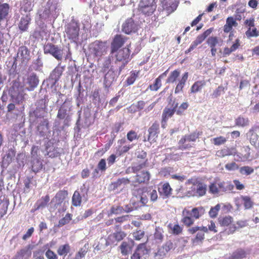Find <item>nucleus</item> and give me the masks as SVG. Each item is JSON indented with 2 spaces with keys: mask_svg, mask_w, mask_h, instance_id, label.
<instances>
[{
  "mask_svg": "<svg viewBox=\"0 0 259 259\" xmlns=\"http://www.w3.org/2000/svg\"><path fill=\"white\" fill-rule=\"evenodd\" d=\"M205 213V210L202 206L194 207L191 210L185 208L181 222L184 226L189 227L193 225L195 220L202 217Z\"/></svg>",
  "mask_w": 259,
  "mask_h": 259,
  "instance_id": "nucleus-1",
  "label": "nucleus"
},
{
  "mask_svg": "<svg viewBox=\"0 0 259 259\" xmlns=\"http://www.w3.org/2000/svg\"><path fill=\"white\" fill-rule=\"evenodd\" d=\"M130 47L131 43L127 45L126 47L119 49L115 52V62H120L122 63L121 66L119 68V72L121 71V70L124 68L125 65L131 60V58L130 57Z\"/></svg>",
  "mask_w": 259,
  "mask_h": 259,
  "instance_id": "nucleus-2",
  "label": "nucleus"
},
{
  "mask_svg": "<svg viewBox=\"0 0 259 259\" xmlns=\"http://www.w3.org/2000/svg\"><path fill=\"white\" fill-rule=\"evenodd\" d=\"M79 30V24L74 20H72L65 26V32L67 38L73 41L78 39Z\"/></svg>",
  "mask_w": 259,
  "mask_h": 259,
  "instance_id": "nucleus-3",
  "label": "nucleus"
},
{
  "mask_svg": "<svg viewBox=\"0 0 259 259\" xmlns=\"http://www.w3.org/2000/svg\"><path fill=\"white\" fill-rule=\"evenodd\" d=\"M201 134L202 132H194L183 136L178 142V149L184 150L192 147V146L190 144H186V142H195Z\"/></svg>",
  "mask_w": 259,
  "mask_h": 259,
  "instance_id": "nucleus-4",
  "label": "nucleus"
},
{
  "mask_svg": "<svg viewBox=\"0 0 259 259\" xmlns=\"http://www.w3.org/2000/svg\"><path fill=\"white\" fill-rule=\"evenodd\" d=\"M156 8L155 0H141L138 10L145 15H151Z\"/></svg>",
  "mask_w": 259,
  "mask_h": 259,
  "instance_id": "nucleus-5",
  "label": "nucleus"
},
{
  "mask_svg": "<svg viewBox=\"0 0 259 259\" xmlns=\"http://www.w3.org/2000/svg\"><path fill=\"white\" fill-rule=\"evenodd\" d=\"M89 51L94 57L100 58L106 53L107 47L105 42L96 40L90 45Z\"/></svg>",
  "mask_w": 259,
  "mask_h": 259,
  "instance_id": "nucleus-6",
  "label": "nucleus"
},
{
  "mask_svg": "<svg viewBox=\"0 0 259 259\" xmlns=\"http://www.w3.org/2000/svg\"><path fill=\"white\" fill-rule=\"evenodd\" d=\"M148 165V159L147 158V153L142 150L138 152L137 156L136 162L134 166L132 167V171L134 173H137L143 168L146 167Z\"/></svg>",
  "mask_w": 259,
  "mask_h": 259,
  "instance_id": "nucleus-7",
  "label": "nucleus"
},
{
  "mask_svg": "<svg viewBox=\"0 0 259 259\" xmlns=\"http://www.w3.org/2000/svg\"><path fill=\"white\" fill-rule=\"evenodd\" d=\"M148 187H142L134 189L132 194L137 198V201L140 202L143 205H145L148 201L147 195L148 194Z\"/></svg>",
  "mask_w": 259,
  "mask_h": 259,
  "instance_id": "nucleus-8",
  "label": "nucleus"
},
{
  "mask_svg": "<svg viewBox=\"0 0 259 259\" xmlns=\"http://www.w3.org/2000/svg\"><path fill=\"white\" fill-rule=\"evenodd\" d=\"M8 94L11 96L12 101L17 104H20L24 100V97L20 92L19 87L16 82L13 83L10 88Z\"/></svg>",
  "mask_w": 259,
  "mask_h": 259,
  "instance_id": "nucleus-9",
  "label": "nucleus"
},
{
  "mask_svg": "<svg viewBox=\"0 0 259 259\" xmlns=\"http://www.w3.org/2000/svg\"><path fill=\"white\" fill-rule=\"evenodd\" d=\"M44 52L45 54L49 53L59 61L62 59V50L57 46L52 43H48L44 46Z\"/></svg>",
  "mask_w": 259,
  "mask_h": 259,
  "instance_id": "nucleus-10",
  "label": "nucleus"
},
{
  "mask_svg": "<svg viewBox=\"0 0 259 259\" xmlns=\"http://www.w3.org/2000/svg\"><path fill=\"white\" fill-rule=\"evenodd\" d=\"M127 38L121 35H116L111 44V54L117 51L126 42Z\"/></svg>",
  "mask_w": 259,
  "mask_h": 259,
  "instance_id": "nucleus-11",
  "label": "nucleus"
},
{
  "mask_svg": "<svg viewBox=\"0 0 259 259\" xmlns=\"http://www.w3.org/2000/svg\"><path fill=\"white\" fill-rule=\"evenodd\" d=\"M172 108L165 107L163 110L162 114V119L161 122L162 124L166 123L168 120V119L171 117L175 112H176V109L178 106V103H174L172 104Z\"/></svg>",
  "mask_w": 259,
  "mask_h": 259,
  "instance_id": "nucleus-12",
  "label": "nucleus"
},
{
  "mask_svg": "<svg viewBox=\"0 0 259 259\" xmlns=\"http://www.w3.org/2000/svg\"><path fill=\"white\" fill-rule=\"evenodd\" d=\"M137 29V25L132 18L127 19L122 26V31L127 34L136 32Z\"/></svg>",
  "mask_w": 259,
  "mask_h": 259,
  "instance_id": "nucleus-13",
  "label": "nucleus"
},
{
  "mask_svg": "<svg viewBox=\"0 0 259 259\" xmlns=\"http://www.w3.org/2000/svg\"><path fill=\"white\" fill-rule=\"evenodd\" d=\"M174 248L173 243L171 240L167 241L160 248H159L156 253V256H158L159 259H162L166 254Z\"/></svg>",
  "mask_w": 259,
  "mask_h": 259,
  "instance_id": "nucleus-14",
  "label": "nucleus"
},
{
  "mask_svg": "<svg viewBox=\"0 0 259 259\" xmlns=\"http://www.w3.org/2000/svg\"><path fill=\"white\" fill-rule=\"evenodd\" d=\"M148 141H153L158 137L159 133V124L158 121H155L148 128Z\"/></svg>",
  "mask_w": 259,
  "mask_h": 259,
  "instance_id": "nucleus-15",
  "label": "nucleus"
},
{
  "mask_svg": "<svg viewBox=\"0 0 259 259\" xmlns=\"http://www.w3.org/2000/svg\"><path fill=\"white\" fill-rule=\"evenodd\" d=\"M236 153L237 149L235 147H226L217 151L215 155L223 158L227 156L235 155Z\"/></svg>",
  "mask_w": 259,
  "mask_h": 259,
  "instance_id": "nucleus-16",
  "label": "nucleus"
},
{
  "mask_svg": "<svg viewBox=\"0 0 259 259\" xmlns=\"http://www.w3.org/2000/svg\"><path fill=\"white\" fill-rule=\"evenodd\" d=\"M135 182L139 184L148 183L150 180V174L147 170H139L137 173Z\"/></svg>",
  "mask_w": 259,
  "mask_h": 259,
  "instance_id": "nucleus-17",
  "label": "nucleus"
},
{
  "mask_svg": "<svg viewBox=\"0 0 259 259\" xmlns=\"http://www.w3.org/2000/svg\"><path fill=\"white\" fill-rule=\"evenodd\" d=\"M188 72H186L183 74L181 79L179 80L175 90V93L176 94H178L183 92V89L188 80Z\"/></svg>",
  "mask_w": 259,
  "mask_h": 259,
  "instance_id": "nucleus-18",
  "label": "nucleus"
},
{
  "mask_svg": "<svg viewBox=\"0 0 259 259\" xmlns=\"http://www.w3.org/2000/svg\"><path fill=\"white\" fill-rule=\"evenodd\" d=\"M206 42L210 48L211 56L214 57L217 52L216 46L219 43V39L217 36H210L207 39Z\"/></svg>",
  "mask_w": 259,
  "mask_h": 259,
  "instance_id": "nucleus-19",
  "label": "nucleus"
},
{
  "mask_svg": "<svg viewBox=\"0 0 259 259\" xmlns=\"http://www.w3.org/2000/svg\"><path fill=\"white\" fill-rule=\"evenodd\" d=\"M130 180L127 178H122L121 179H118L116 182L111 183L110 185V188L111 190H115L121 187L122 186L130 184Z\"/></svg>",
  "mask_w": 259,
  "mask_h": 259,
  "instance_id": "nucleus-20",
  "label": "nucleus"
},
{
  "mask_svg": "<svg viewBox=\"0 0 259 259\" xmlns=\"http://www.w3.org/2000/svg\"><path fill=\"white\" fill-rule=\"evenodd\" d=\"M247 252L244 249L239 248L233 251L228 259H243L246 257Z\"/></svg>",
  "mask_w": 259,
  "mask_h": 259,
  "instance_id": "nucleus-21",
  "label": "nucleus"
},
{
  "mask_svg": "<svg viewBox=\"0 0 259 259\" xmlns=\"http://www.w3.org/2000/svg\"><path fill=\"white\" fill-rule=\"evenodd\" d=\"M206 84L205 80H197L195 81L191 86L190 91L191 93H196L200 92Z\"/></svg>",
  "mask_w": 259,
  "mask_h": 259,
  "instance_id": "nucleus-22",
  "label": "nucleus"
},
{
  "mask_svg": "<svg viewBox=\"0 0 259 259\" xmlns=\"http://www.w3.org/2000/svg\"><path fill=\"white\" fill-rule=\"evenodd\" d=\"M31 248L30 246H28L26 248L21 249L19 252H17L16 255V259L27 258L31 256Z\"/></svg>",
  "mask_w": 259,
  "mask_h": 259,
  "instance_id": "nucleus-23",
  "label": "nucleus"
},
{
  "mask_svg": "<svg viewBox=\"0 0 259 259\" xmlns=\"http://www.w3.org/2000/svg\"><path fill=\"white\" fill-rule=\"evenodd\" d=\"M68 194L67 190H60L56 193L53 200H55L58 205L61 204L65 200Z\"/></svg>",
  "mask_w": 259,
  "mask_h": 259,
  "instance_id": "nucleus-24",
  "label": "nucleus"
},
{
  "mask_svg": "<svg viewBox=\"0 0 259 259\" xmlns=\"http://www.w3.org/2000/svg\"><path fill=\"white\" fill-rule=\"evenodd\" d=\"M219 192H226L233 190L234 186L230 182H221L218 183Z\"/></svg>",
  "mask_w": 259,
  "mask_h": 259,
  "instance_id": "nucleus-25",
  "label": "nucleus"
},
{
  "mask_svg": "<svg viewBox=\"0 0 259 259\" xmlns=\"http://www.w3.org/2000/svg\"><path fill=\"white\" fill-rule=\"evenodd\" d=\"M50 201V196L49 195H46L45 196H42L38 199L35 203L36 209L43 208L45 207Z\"/></svg>",
  "mask_w": 259,
  "mask_h": 259,
  "instance_id": "nucleus-26",
  "label": "nucleus"
},
{
  "mask_svg": "<svg viewBox=\"0 0 259 259\" xmlns=\"http://www.w3.org/2000/svg\"><path fill=\"white\" fill-rule=\"evenodd\" d=\"M72 204L74 206H80L82 202V196L78 190L74 191L72 197Z\"/></svg>",
  "mask_w": 259,
  "mask_h": 259,
  "instance_id": "nucleus-27",
  "label": "nucleus"
},
{
  "mask_svg": "<svg viewBox=\"0 0 259 259\" xmlns=\"http://www.w3.org/2000/svg\"><path fill=\"white\" fill-rule=\"evenodd\" d=\"M194 185L197 186L196 193L199 196H203L205 195L207 190V186L200 181H197Z\"/></svg>",
  "mask_w": 259,
  "mask_h": 259,
  "instance_id": "nucleus-28",
  "label": "nucleus"
},
{
  "mask_svg": "<svg viewBox=\"0 0 259 259\" xmlns=\"http://www.w3.org/2000/svg\"><path fill=\"white\" fill-rule=\"evenodd\" d=\"M233 221V218L230 215H226L225 217H220L218 219V222L222 227H228Z\"/></svg>",
  "mask_w": 259,
  "mask_h": 259,
  "instance_id": "nucleus-29",
  "label": "nucleus"
},
{
  "mask_svg": "<svg viewBox=\"0 0 259 259\" xmlns=\"http://www.w3.org/2000/svg\"><path fill=\"white\" fill-rule=\"evenodd\" d=\"M120 251L123 255H126L132 252V246L127 242L123 241L119 246Z\"/></svg>",
  "mask_w": 259,
  "mask_h": 259,
  "instance_id": "nucleus-30",
  "label": "nucleus"
},
{
  "mask_svg": "<svg viewBox=\"0 0 259 259\" xmlns=\"http://www.w3.org/2000/svg\"><path fill=\"white\" fill-rule=\"evenodd\" d=\"M204 238V233L202 232H198L196 236L191 240L192 245L197 246L202 244Z\"/></svg>",
  "mask_w": 259,
  "mask_h": 259,
  "instance_id": "nucleus-31",
  "label": "nucleus"
},
{
  "mask_svg": "<svg viewBox=\"0 0 259 259\" xmlns=\"http://www.w3.org/2000/svg\"><path fill=\"white\" fill-rule=\"evenodd\" d=\"M172 189L168 183L163 184L161 188H159V192L161 195L168 197L171 194Z\"/></svg>",
  "mask_w": 259,
  "mask_h": 259,
  "instance_id": "nucleus-32",
  "label": "nucleus"
},
{
  "mask_svg": "<svg viewBox=\"0 0 259 259\" xmlns=\"http://www.w3.org/2000/svg\"><path fill=\"white\" fill-rule=\"evenodd\" d=\"M180 71L179 69H176L171 71L166 79V83H173L176 81L180 76Z\"/></svg>",
  "mask_w": 259,
  "mask_h": 259,
  "instance_id": "nucleus-33",
  "label": "nucleus"
},
{
  "mask_svg": "<svg viewBox=\"0 0 259 259\" xmlns=\"http://www.w3.org/2000/svg\"><path fill=\"white\" fill-rule=\"evenodd\" d=\"M70 251V246L68 243L61 245L57 249V253L60 256H66Z\"/></svg>",
  "mask_w": 259,
  "mask_h": 259,
  "instance_id": "nucleus-34",
  "label": "nucleus"
},
{
  "mask_svg": "<svg viewBox=\"0 0 259 259\" xmlns=\"http://www.w3.org/2000/svg\"><path fill=\"white\" fill-rule=\"evenodd\" d=\"M247 38L257 37L259 36V30L255 27L248 28L245 33Z\"/></svg>",
  "mask_w": 259,
  "mask_h": 259,
  "instance_id": "nucleus-35",
  "label": "nucleus"
},
{
  "mask_svg": "<svg viewBox=\"0 0 259 259\" xmlns=\"http://www.w3.org/2000/svg\"><path fill=\"white\" fill-rule=\"evenodd\" d=\"M203 41L204 40L202 38V37L199 35H198L195 40L192 42L189 48L185 51V53L188 54L190 53L194 49L196 48L197 46L201 44Z\"/></svg>",
  "mask_w": 259,
  "mask_h": 259,
  "instance_id": "nucleus-36",
  "label": "nucleus"
},
{
  "mask_svg": "<svg viewBox=\"0 0 259 259\" xmlns=\"http://www.w3.org/2000/svg\"><path fill=\"white\" fill-rule=\"evenodd\" d=\"M67 115V107L65 102L62 104L58 110L57 117L59 119H64Z\"/></svg>",
  "mask_w": 259,
  "mask_h": 259,
  "instance_id": "nucleus-37",
  "label": "nucleus"
},
{
  "mask_svg": "<svg viewBox=\"0 0 259 259\" xmlns=\"http://www.w3.org/2000/svg\"><path fill=\"white\" fill-rule=\"evenodd\" d=\"M241 199L245 209H248L252 207L253 202L249 196H241Z\"/></svg>",
  "mask_w": 259,
  "mask_h": 259,
  "instance_id": "nucleus-38",
  "label": "nucleus"
},
{
  "mask_svg": "<svg viewBox=\"0 0 259 259\" xmlns=\"http://www.w3.org/2000/svg\"><path fill=\"white\" fill-rule=\"evenodd\" d=\"M62 74V70L59 67H56L51 74V77L55 82H57Z\"/></svg>",
  "mask_w": 259,
  "mask_h": 259,
  "instance_id": "nucleus-39",
  "label": "nucleus"
},
{
  "mask_svg": "<svg viewBox=\"0 0 259 259\" xmlns=\"http://www.w3.org/2000/svg\"><path fill=\"white\" fill-rule=\"evenodd\" d=\"M168 227L169 229H170L171 231V233L174 235H179L181 233H182L183 231V228L181 227L178 223H177L175 224L174 225H172L171 224H169L168 225Z\"/></svg>",
  "mask_w": 259,
  "mask_h": 259,
  "instance_id": "nucleus-40",
  "label": "nucleus"
},
{
  "mask_svg": "<svg viewBox=\"0 0 259 259\" xmlns=\"http://www.w3.org/2000/svg\"><path fill=\"white\" fill-rule=\"evenodd\" d=\"M249 119L247 117L239 116L235 119V124L239 126H245L249 124Z\"/></svg>",
  "mask_w": 259,
  "mask_h": 259,
  "instance_id": "nucleus-41",
  "label": "nucleus"
},
{
  "mask_svg": "<svg viewBox=\"0 0 259 259\" xmlns=\"http://www.w3.org/2000/svg\"><path fill=\"white\" fill-rule=\"evenodd\" d=\"M139 71L133 70L130 72V75L126 79V82L127 85H131L134 83L138 76Z\"/></svg>",
  "mask_w": 259,
  "mask_h": 259,
  "instance_id": "nucleus-42",
  "label": "nucleus"
},
{
  "mask_svg": "<svg viewBox=\"0 0 259 259\" xmlns=\"http://www.w3.org/2000/svg\"><path fill=\"white\" fill-rule=\"evenodd\" d=\"M136 251L141 256H143L148 253V249L147 248L145 243H141L137 246Z\"/></svg>",
  "mask_w": 259,
  "mask_h": 259,
  "instance_id": "nucleus-43",
  "label": "nucleus"
},
{
  "mask_svg": "<svg viewBox=\"0 0 259 259\" xmlns=\"http://www.w3.org/2000/svg\"><path fill=\"white\" fill-rule=\"evenodd\" d=\"M220 209L221 205L220 204H217L215 206L211 207L208 212L209 217L212 219L217 218Z\"/></svg>",
  "mask_w": 259,
  "mask_h": 259,
  "instance_id": "nucleus-44",
  "label": "nucleus"
},
{
  "mask_svg": "<svg viewBox=\"0 0 259 259\" xmlns=\"http://www.w3.org/2000/svg\"><path fill=\"white\" fill-rule=\"evenodd\" d=\"M112 236L115 240L120 241L126 237V234L122 231H118L113 233Z\"/></svg>",
  "mask_w": 259,
  "mask_h": 259,
  "instance_id": "nucleus-45",
  "label": "nucleus"
},
{
  "mask_svg": "<svg viewBox=\"0 0 259 259\" xmlns=\"http://www.w3.org/2000/svg\"><path fill=\"white\" fill-rule=\"evenodd\" d=\"M49 245L48 244H46L44 246V250L48 249L47 251L46 252V256L48 259H57V255L55 254V253L49 249Z\"/></svg>",
  "mask_w": 259,
  "mask_h": 259,
  "instance_id": "nucleus-46",
  "label": "nucleus"
},
{
  "mask_svg": "<svg viewBox=\"0 0 259 259\" xmlns=\"http://www.w3.org/2000/svg\"><path fill=\"white\" fill-rule=\"evenodd\" d=\"M127 139L131 142L134 140H138L139 139V136L137 133L134 131L131 130L127 132L126 135Z\"/></svg>",
  "mask_w": 259,
  "mask_h": 259,
  "instance_id": "nucleus-47",
  "label": "nucleus"
},
{
  "mask_svg": "<svg viewBox=\"0 0 259 259\" xmlns=\"http://www.w3.org/2000/svg\"><path fill=\"white\" fill-rule=\"evenodd\" d=\"M161 86V80L159 78H156L154 82L150 84L148 88L152 91H157Z\"/></svg>",
  "mask_w": 259,
  "mask_h": 259,
  "instance_id": "nucleus-48",
  "label": "nucleus"
},
{
  "mask_svg": "<svg viewBox=\"0 0 259 259\" xmlns=\"http://www.w3.org/2000/svg\"><path fill=\"white\" fill-rule=\"evenodd\" d=\"M209 192L214 195L219 193L218 183L215 182L210 183L209 186Z\"/></svg>",
  "mask_w": 259,
  "mask_h": 259,
  "instance_id": "nucleus-49",
  "label": "nucleus"
},
{
  "mask_svg": "<svg viewBox=\"0 0 259 259\" xmlns=\"http://www.w3.org/2000/svg\"><path fill=\"white\" fill-rule=\"evenodd\" d=\"M29 23V21L27 18H22L19 24V28L22 31L26 30Z\"/></svg>",
  "mask_w": 259,
  "mask_h": 259,
  "instance_id": "nucleus-50",
  "label": "nucleus"
},
{
  "mask_svg": "<svg viewBox=\"0 0 259 259\" xmlns=\"http://www.w3.org/2000/svg\"><path fill=\"white\" fill-rule=\"evenodd\" d=\"M72 219V214L68 213L64 217L59 220V226H63L66 224H67Z\"/></svg>",
  "mask_w": 259,
  "mask_h": 259,
  "instance_id": "nucleus-51",
  "label": "nucleus"
},
{
  "mask_svg": "<svg viewBox=\"0 0 259 259\" xmlns=\"http://www.w3.org/2000/svg\"><path fill=\"white\" fill-rule=\"evenodd\" d=\"M145 233L144 231L142 230H136L133 233V236L135 240H140L145 236Z\"/></svg>",
  "mask_w": 259,
  "mask_h": 259,
  "instance_id": "nucleus-52",
  "label": "nucleus"
},
{
  "mask_svg": "<svg viewBox=\"0 0 259 259\" xmlns=\"http://www.w3.org/2000/svg\"><path fill=\"white\" fill-rule=\"evenodd\" d=\"M162 4L163 9L167 11H170L175 6L174 0H163Z\"/></svg>",
  "mask_w": 259,
  "mask_h": 259,
  "instance_id": "nucleus-53",
  "label": "nucleus"
},
{
  "mask_svg": "<svg viewBox=\"0 0 259 259\" xmlns=\"http://www.w3.org/2000/svg\"><path fill=\"white\" fill-rule=\"evenodd\" d=\"M42 163L39 159H33V172H36L42 168Z\"/></svg>",
  "mask_w": 259,
  "mask_h": 259,
  "instance_id": "nucleus-54",
  "label": "nucleus"
},
{
  "mask_svg": "<svg viewBox=\"0 0 259 259\" xmlns=\"http://www.w3.org/2000/svg\"><path fill=\"white\" fill-rule=\"evenodd\" d=\"M226 142L227 139L223 136H220L212 139L213 144L217 146L224 144Z\"/></svg>",
  "mask_w": 259,
  "mask_h": 259,
  "instance_id": "nucleus-55",
  "label": "nucleus"
},
{
  "mask_svg": "<svg viewBox=\"0 0 259 259\" xmlns=\"http://www.w3.org/2000/svg\"><path fill=\"white\" fill-rule=\"evenodd\" d=\"M253 171V168L248 166H242L240 168V172L247 176L251 174Z\"/></svg>",
  "mask_w": 259,
  "mask_h": 259,
  "instance_id": "nucleus-56",
  "label": "nucleus"
},
{
  "mask_svg": "<svg viewBox=\"0 0 259 259\" xmlns=\"http://www.w3.org/2000/svg\"><path fill=\"white\" fill-rule=\"evenodd\" d=\"M133 147V145H126L117 148L118 154L119 155L127 152Z\"/></svg>",
  "mask_w": 259,
  "mask_h": 259,
  "instance_id": "nucleus-57",
  "label": "nucleus"
},
{
  "mask_svg": "<svg viewBox=\"0 0 259 259\" xmlns=\"http://www.w3.org/2000/svg\"><path fill=\"white\" fill-rule=\"evenodd\" d=\"M124 212V208L120 206H112L110 209V213L119 214Z\"/></svg>",
  "mask_w": 259,
  "mask_h": 259,
  "instance_id": "nucleus-58",
  "label": "nucleus"
},
{
  "mask_svg": "<svg viewBox=\"0 0 259 259\" xmlns=\"http://www.w3.org/2000/svg\"><path fill=\"white\" fill-rule=\"evenodd\" d=\"M189 104L187 102L182 103L176 110V113L178 115H182L184 111L188 108Z\"/></svg>",
  "mask_w": 259,
  "mask_h": 259,
  "instance_id": "nucleus-59",
  "label": "nucleus"
},
{
  "mask_svg": "<svg viewBox=\"0 0 259 259\" xmlns=\"http://www.w3.org/2000/svg\"><path fill=\"white\" fill-rule=\"evenodd\" d=\"M223 93H224V88L220 85L213 91L211 96L213 98H216L219 97Z\"/></svg>",
  "mask_w": 259,
  "mask_h": 259,
  "instance_id": "nucleus-60",
  "label": "nucleus"
},
{
  "mask_svg": "<svg viewBox=\"0 0 259 259\" xmlns=\"http://www.w3.org/2000/svg\"><path fill=\"white\" fill-rule=\"evenodd\" d=\"M123 124V122L115 123L112 129V133L117 134L119 131H122Z\"/></svg>",
  "mask_w": 259,
  "mask_h": 259,
  "instance_id": "nucleus-61",
  "label": "nucleus"
},
{
  "mask_svg": "<svg viewBox=\"0 0 259 259\" xmlns=\"http://www.w3.org/2000/svg\"><path fill=\"white\" fill-rule=\"evenodd\" d=\"M16 152L13 149H9L7 154H6V158L8 162V163L11 162L12 161V159L15 156Z\"/></svg>",
  "mask_w": 259,
  "mask_h": 259,
  "instance_id": "nucleus-62",
  "label": "nucleus"
},
{
  "mask_svg": "<svg viewBox=\"0 0 259 259\" xmlns=\"http://www.w3.org/2000/svg\"><path fill=\"white\" fill-rule=\"evenodd\" d=\"M254 22V18L251 17L249 19H246L244 21V24L247 29H248L249 27L251 28V27L255 26Z\"/></svg>",
  "mask_w": 259,
  "mask_h": 259,
  "instance_id": "nucleus-63",
  "label": "nucleus"
},
{
  "mask_svg": "<svg viewBox=\"0 0 259 259\" xmlns=\"http://www.w3.org/2000/svg\"><path fill=\"white\" fill-rule=\"evenodd\" d=\"M148 188V194L150 196V199L152 201H154L157 200L158 195L156 190L152 189L150 188Z\"/></svg>",
  "mask_w": 259,
  "mask_h": 259,
  "instance_id": "nucleus-64",
  "label": "nucleus"
}]
</instances>
